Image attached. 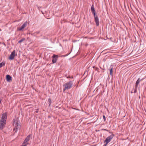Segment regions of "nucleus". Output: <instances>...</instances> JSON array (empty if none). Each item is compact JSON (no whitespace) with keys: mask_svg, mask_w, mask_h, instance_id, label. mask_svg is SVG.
Wrapping results in <instances>:
<instances>
[{"mask_svg":"<svg viewBox=\"0 0 146 146\" xmlns=\"http://www.w3.org/2000/svg\"><path fill=\"white\" fill-rule=\"evenodd\" d=\"M92 14L94 16V21L96 23V26H98L100 23L99 19L93 5H92Z\"/></svg>","mask_w":146,"mask_h":146,"instance_id":"f257e3e1","label":"nucleus"},{"mask_svg":"<svg viewBox=\"0 0 146 146\" xmlns=\"http://www.w3.org/2000/svg\"><path fill=\"white\" fill-rule=\"evenodd\" d=\"M14 131L17 132V130L20 127L19 123L17 119H15L13 120Z\"/></svg>","mask_w":146,"mask_h":146,"instance_id":"f03ea898","label":"nucleus"},{"mask_svg":"<svg viewBox=\"0 0 146 146\" xmlns=\"http://www.w3.org/2000/svg\"><path fill=\"white\" fill-rule=\"evenodd\" d=\"M72 83L71 82H69L65 84L64 86V91L65 90L69 89L72 86Z\"/></svg>","mask_w":146,"mask_h":146,"instance_id":"7ed1b4c3","label":"nucleus"},{"mask_svg":"<svg viewBox=\"0 0 146 146\" xmlns=\"http://www.w3.org/2000/svg\"><path fill=\"white\" fill-rule=\"evenodd\" d=\"M7 117V113L6 112L3 113L2 115L1 119L0 121L6 122Z\"/></svg>","mask_w":146,"mask_h":146,"instance_id":"20e7f679","label":"nucleus"},{"mask_svg":"<svg viewBox=\"0 0 146 146\" xmlns=\"http://www.w3.org/2000/svg\"><path fill=\"white\" fill-rule=\"evenodd\" d=\"M114 136V135L112 134L108 136L104 140V143H108L113 138Z\"/></svg>","mask_w":146,"mask_h":146,"instance_id":"39448f33","label":"nucleus"},{"mask_svg":"<svg viewBox=\"0 0 146 146\" xmlns=\"http://www.w3.org/2000/svg\"><path fill=\"white\" fill-rule=\"evenodd\" d=\"M31 138V135H29L25 139V141L23 143V144L25 145L26 144V146H27L28 143H27L28 141H29Z\"/></svg>","mask_w":146,"mask_h":146,"instance_id":"423d86ee","label":"nucleus"},{"mask_svg":"<svg viewBox=\"0 0 146 146\" xmlns=\"http://www.w3.org/2000/svg\"><path fill=\"white\" fill-rule=\"evenodd\" d=\"M15 50L13 51L9 57L10 60H12L14 59L15 55Z\"/></svg>","mask_w":146,"mask_h":146,"instance_id":"0eeeda50","label":"nucleus"},{"mask_svg":"<svg viewBox=\"0 0 146 146\" xmlns=\"http://www.w3.org/2000/svg\"><path fill=\"white\" fill-rule=\"evenodd\" d=\"M27 22H25L21 27L17 29L18 31H22L23 29L27 25Z\"/></svg>","mask_w":146,"mask_h":146,"instance_id":"6e6552de","label":"nucleus"},{"mask_svg":"<svg viewBox=\"0 0 146 146\" xmlns=\"http://www.w3.org/2000/svg\"><path fill=\"white\" fill-rule=\"evenodd\" d=\"M144 79V78L141 79L140 78H139L136 82L135 86H136V87H138V85L140 82L143 80Z\"/></svg>","mask_w":146,"mask_h":146,"instance_id":"1a4fd4ad","label":"nucleus"},{"mask_svg":"<svg viewBox=\"0 0 146 146\" xmlns=\"http://www.w3.org/2000/svg\"><path fill=\"white\" fill-rule=\"evenodd\" d=\"M6 122L0 121V129H2L5 127Z\"/></svg>","mask_w":146,"mask_h":146,"instance_id":"9d476101","label":"nucleus"},{"mask_svg":"<svg viewBox=\"0 0 146 146\" xmlns=\"http://www.w3.org/2000/svg\"><path fill=\"white\" fill-rule=\"evenodd\" d=\"M57 59V57L55 55H54L53 56V59L52 60V62L53 63L56 62Z\"/></svg>","mask_w":146,"mask_h":146,"instance_id":"9b49d317","label":"nucleus"},{"mask_svg":"<svg viewBox=\"0 0 146 146\" xmlns=\"http://www.w3.org/2000/svg\"><path fill=\"white\" fill-rule=\"evenodd\" d=\"M6 79L8 82H10L12 80L11 77L9 75L6 76Z\"/></svg>","mask_w":146,"mask_h":146,"instance_id":"f8f14e48","label":"nucleus"},{"mask_svg":"<svg viewBox=\"0 0 146 146\" xmlns=\"http://www.w3.org/2000/svg\"><path fill=\"white\" fill-rule=\"evenodd\" d=\"M5 62H3L0 63V68L3 66H4L5 64Z\"/></svg>","mask_w":146,"mask_h":146,"instance_id":"ddd939ff","label":"nucleus"},{"mask_svg":"<svg viewBox=\"0 0 146 146\" xmlns=\"http://www.w3.org/2000/svg\"><path fill=\"white\" fill-rule=\"evenodd\" d=\"M113 68H111L110 69V74L111 76H113Z\"/></svg>","mask_w":146,"mask_h":146,"instance_id":"4468645a","label":"nucleus"},{"mask_svg":"<svg viewBox=\"0 0 146 146\" xmlns=\"http://www.w3.org/2000/svg\"><path fill=\"white\" fill-rule=\"evenodd\" d=\"M137 88L138 87H136V86H135V88L134 89V92H133L134 93H135L137 92Z\"/></svg>","mask_w":146,"mask_h":146,"instance_id":"2eb2a0df","label":"nucleus"},{"mask_svg":"<svg viewBox=\"0 0 146 146\" xmlns=\"http://www.w3.org/2000/svg\"><path fill=\"white\" fill-rule=\"evenodd\" d=\"M25 38H23L22 39H21L19 41V43H20L21 42H22L23 41H24L25 40Z\"/></svg>","mask_w":146,"mask_h":146,"instance_id":"dca6fc26","label":"nucleus"},{"mask_svg":"<svg viewBox=\"0 0 146 146\" xmlns=\"http://www.w3.org/2000/svg\"><path fill=\"white\" fill-rule=\"evenodd\" d=\"M92 68H93L95 70H97V68L95 67L94 66H92Z\"/></svg>","mask_w":146,"mask_h":146,"instance_id":"f3484780","label":"nucleus"},{"mask_svg":"<svg viewBox=\"0 0 146 146\" xmlns=\"http://www.w3.org/2000/svg\"><path fill=\"white\" fill-rule=\"evenodd\" d=\"M103 118L104 119V120H105V119H106V117L104 115H103Z\"/></svg>","mask_w":146,"mask_h":146,"instance_id":"a211bd4d","label":"nucleus"},{"mask_svg":"<svg viewBox=\"0 0 146 146\" xmlns=\"http://www.w3.org/2000/svg\"><path fill=\"white\" fill-rule=\"evenodd\" d=\"M105 144L103 146H106L108 144V143H105Z\"/></svg>","mask_w":146,"mask_h":146,"instance_id":"6ab92c4d","label":"nucleus"},{"mask_svg":"<svg viewBox=\"0 0 146 146\" xmlns=\"http://www.w3.org/2000/svg\"><path fill=\"white\" fill-rule=\"evenodd\" d=\"M48 101H49V102H51V100H50V99H48Z\"/></svg>","mask_w":146,"mask_h":146,"instance_id":"aec40b11","label":"nucleus"},{"mask_svg":"<svg viewBox=\"0 0 146 146\" xmlns=\"http://www.w3.org/2000/svg\"><path fill=\"white\" fill-rule=\"evenodd\" d=\"M2 101V100L0 98V104L1 103V101Z\"/></svg>","mask_w":146,"mask_h":146,"instance_id":"412c9836","label":"nucleus"},{"mask_svg":"<svg viewBox=\"0 0 146 146\" xmlns=\"http://www.w3.org/2000/svg\"><path fill=\"white\" fill-rule=\"evenodd\" d=\"M104 130L105 131H107L108 130L106 129H104Z\"/></svg>","mask_w":146,"mask_h":146,"instance_id":"4be33fe9","label":"nucleus"},{"mask_svg":"<svg viewBox=\"0 0 146 146\" xmlns=\"http://www.w3.org/2000/svg\"><path fill=\"white\" fill-rule=\"evenodd\" d=\"M95 117H96V118L97 117V116L95 115V116L94 117V118Z\"/></svg>","mask_w":146,"mask_h":146,"instance_id":"5701e85b","label":"nucleus"},{"mask_svg":"<svg viewBox=\"0 0 146 146\" xmlns=\"http://www.w3.org/2000/svg\"><path fill=\"white\" fill-rule=\"evenodd\" d=\"M131 93H133V92L132 91H131Z\"/></svg>","mask_w":146,"mask_h":146,"instance_id":"b1692460","label":"nucleus"},{"mask_svg":"<svg viewBox=\"0 0 146 146\" xmlns=\"http://www.w3.org/2000/svg\"><path fill=\"white\" fill-rule=\"evenodd\" d=\"M124 7H125V9H126V7L125 6V5H124Z\"/></svg>","mask_w":146,"mask_h":146,"instance_id":"393cba45","label":"nucleus"},{"mask_svg":"<svg viewBox=\"0 0 146 146\" xmlns=\"http://www.w3.org/2000/svg\"><path fill=\"white\" fill-rule=\"evenodd\" d=\"M97 119H96V120H95V121H96V120H97Z\"/></svg>","mask_w":146,"mask_h":146,"instance_id":"a878e982","label":"nucleus"},{"mask_svg":"<svg viewBox=\"0 0 146 146\" xmlns=\"http://www.w3.org/2000/svg\"><path fill=\"white\" fill-rule=\"evenodd\" d=\"M93 116H93V115H92V117H93Z\"/></svg>","mask_w":146,"mask_h":146,"instance_id":"bb28decb","label":"nucleus"}]
</instances>
